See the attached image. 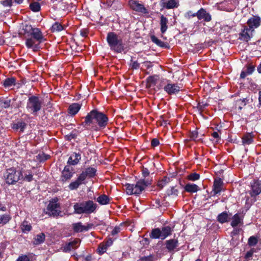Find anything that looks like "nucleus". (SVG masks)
Here are the masks:
<instances>
[{
  "label": "nucleus",
  "instance_id": "1",
  "mask_svg": "<svg viewBox=\"0 0 261 261\" xmlns=\"http://www.w3.org/2000/svg\"><path fill=\"white\" fill-rule=\"evenodd\" d=\"M82 125L88 130L99 131L105 128L108 124L109 118L105 113L94 109L84 117Z\"/></svg>",
  "mask_w": 261,
  "mask_h": 261
},
{
  "label": "nucleus",
  "instance_id": "2",
  "mask_svg": "<svg viewBox=\"0 0 261 261\" xmlns=\"http://www.w3.org/2000/svg\"><path fill=\"white\" fill-rule=\"evenodd\" d=\"M23 30L27 47L32 49L33 51H38L40 48V44L44 38L41 30L37 28H33L29 24H25Z\"/></svg>",
  "mask_w": 261,
  "mask_h": 261
},
{
  "label": "nucleus",
  "instance_id": "3",
  "mask_svg": "<svg viewBox=\"0 0 261 261\" xmlns=\"http://www.w3.org/2000/svg\"><path fill=\"white\" fill-rule=\"evenodd\" d=\"M97 208V204L89 199L76 202L73 205L74 213L79 215L95 213Z\"/></svg>",
  "mask_w": 261,
  "mask_h": 261
},
{
  "label": "nucleus",
  "instance_id": "4",
  "mask_svg": "<svg viewBox=\"0 0 261 261\" xmlns=\"http://www.w3.org/2000/svg\"><path fill=\"white\" fill-rule=\"evenodd\" d=\"M107 41L111 50L116 53H121L125 49L122 38L114 32L108 33Z\"/></svg>",
  "mask_w": 261,
  "mask_h": 261
},
{
  "label": "nucleus",
  "instance_id": "5",
  "mask_svg": "<svg viewBox=\"0 0 261 261\" xmlns=\"http://www.w3.org/2000/svg\"><path fill=\"white\" fill-rule=\"evenodd\" d=\"M151 182L148 179H141L139 180L135 185L126 184L125 185L126 192L127 194L139 195L148 186Z\"/></svg>",
  "mask_w": 261,
  "mask_h": 261
},
{
  "label": "nucleus",
  "instance_id": "6",
  "mask_svg": "<svg viewBox=\"0 0 261 261\" xmlns=\"http://www.w3.org/2000/svg\"><path fill=\"white\" fill-rule=\"evenodd\" d=\"M4 177L6 183L9 185H13L18 180L23 178V175L21 171L16 170L14 168L8 169L5 174Z\"/></svg>",
  "mask_w": 261,
  "mask_h": 261
},
{
  "label": "nucleus",
  "instance_id": "7",
  "mask_svg": "<svg viewBox=\"0 0 261 261\" xmlns=\"http://www.w3.org/2000/svg\"><path fill=\"white\" fill-rule=\"evenodd\" d=\"M41 107L42 101L39 97L33 95L29 98L26 107L29 112L36 115L37 112L41 109Z\"/></svg>",
  "mask_w": 261,
  "mask_h": 261
},
{
  "label": "nucleus",
  "instance_id": "8",
  "mask_svg": "<svg viewBox=\"0 0 261 261\" xmlns=\"http://www.w3.org/2000/svg\"><path fill=\"white\" fill-rule=\"evenodd\" d=\"M60 204L57 203V200L54 199L49 203L47 207L48 213L50 216L56 217L59 215L61 211L59 210Z\"/></svg>",
  "mask_w": 261,
  "mask_h": 261
},
{
  "label": "nucleus",
  "instance_id": "9",
  "mask_svg": "<svg viewBox=\"0 0 261 261\" xmlns=\"http://www.w3.org/2000/svg\"><path fill=\"white\" fill-rule=\"evenodd\" d=\"M181 89V87L177 83H167L164 87V91L169 95H175Z\"/></svg>",
  "mask_w": 261,
  "mask_h": 261
},
{
  "label": "nucleus",
  "instance_id": "10",
  "mask_svg": "<svg viewBox=\"0 0 261 261\" xmlns=\"http://www.w3.org/2000/svg\"><path fill=\"white\" fill-rule=\"evenodd\" d=\"M74 173V168L71 166L67 165L62 172L60 179L62 182H66L73 176Z\"/></svg>",
  "mask_w": 261,
  "mask_h": 261
},
{
  "label": "nucleus",
  "instance_id": "11",
  "mask_svg": "<svg viewBox=\"0 0 261 261\" xmlns=\"http://www.w3.org/2000/svg\"><path fill=\"white\" fill-rule=\"evenodd\" d=\"M130 7L134 11L143 14H148V11L144 5L134 0L129 2Z\"/></svg>",
  "mask_w": 261,
  "mask_h": 261
},
{
  "label": "nucleus",
  "instance_id": "12",
  "mask_svg": "<svg viewBox=\"0 0 261 261\" xmlns=\"http://www.w3.org/2000/svg\"><path fill=\"white\" fill-rule=\"evenodd\" d=\"M260 23L261 19L258 16H253L247 22L248 26L252 30L251 32L254 31V29L257 28L260 25Z\"/></svg>",
  "mask_w": 261,
  "mask_h": 261
},
{
  "label": "nucleus",
  "instance_id": "13",
  "mask_svg": "<svg viewBox=\"0 0 261 261\" xmlns=\"http://www.w3.org/2000/svg\"><path fill=\"white\" fill-rule=\"evenodd\" d=\"M81 243V240L79 238L75 239L73 241L66 244L64 247L63 250L65 252H69L71 250H75L78 248Z\"/></svg>",
  "mask_w": 261,
  "mask_h": 261
},
{
  "label": "nucleus",
  "instance_id": "14",
  "mask_svg": "<svg viewBox=\"0 0 261 261\" xmlns=\"http://www.w3.org/2000/svg\"><path fill=\"white\" fill-rule=\"evenodd\" d=\"M251 30L249 28L245 27L239 34V39L248 42L252 36Z\"/></svg>",
  "mask_w": 261,
  "mask_h": 261
},
{
  "label": "nucleus",
  "instance_id": "15",
  "mask_svg": "<svg viewBox=\"0 0 261 261\" xmlns=\"http://www.w3.org/2000/svg\"><path fill=\"white\" fill-rule=\"evenodd\" d=\"M197 17L198 20H203L205 22H209L212 20L210 14L203 9L201 8L196 12Z\"/></svg>",
  "mask_w": 261,
  "mask_h": 261
},
{
  "label": "nucleus",
  "instance_id": "16",
  "mask_svg": "<svg viewBox=\"0 0 261 261\" xmlns=\"http://www.w3.org/2000/svg\"><path fill=\"white\" fill-rule=\"evenodd\" d=\"M223 186V180L219 177L215 179L213 186V191L214 195L221 192Z\"/></svg>",
  "mask_w": 261,
  "mask_h": 261
},
{
  "label": "nucleus",
  "instance_id": "17",
  "mask_svg": "<svg viewBox=\"0 0 261 261\" xmlns=\"http://www.w3.org/2000/svg\"><path fill=\"white\" fill-rule=\"evenodd\" d=\"M160 5L163 8L169 9L177 8L178 6V4L176 0H161Z\"/></svg>",
  "mask_w": 261,
  "mask_h": 261
},
{
  "label": "nucleus",
  "instance_id": "18",
  "mask_svg": "<svg viewBox=\"0 0 261 261\" xmlns=\"http://www.w3.org/2000/svg\"><path fill=\"white\" fill-rule=\"evenodd\" d=\"M165 245H166V248L169 252H172L178 247V242L176 239H170L165 242Z\"/></svg>",
  "mask_w": 261,
  "mask_h": 261
},
{
  "label": "nucleus",
  "instance_id": "19",
  "mask_svg": "<svg viewBox=\"0 0 261 261\" xmlns=\"http://www.w3.org/2000/svg\"><path fill=\"white\" fill-rule=\"evenodd\" d=\"M261 192V184L258 181H254L251 185V190L249 193L251 197L255 196Z\"/></svg>",
  "mask_w": 261,
  "mask_h": 261
},
{
  "label": "nucleus",
  "instance_id": "20",
  "mask_svg": "<svg viewBox=\"0 0 261 261\" xmlns=\"http://www.w3.org/2000/svg\"><path fill=\"white\" fill-rule=\"evenodd\" d=\"M81 158V156L80 153L73 152L69 157L67 164L70 166L75 165L78 164Z\"/></svg>",
  "mask_w": 261,
  "mask_h": 261
},
{
  "label": "nucleus",
  "instance_id": "21",
  "mask_svg": "<svg viewBox=\"0 0 261 261\" xmlns=\"http://www.w3.org/2000/svg\"><path fill=\"white\" fill-rule=\"evenodd\" d=\"M81 108V105L77 103H73L69 106L68 112L72 116L77 113Z\"/></svg>",
  "mask_w": 261,
  "mask_h": 261
},
{
  "label": "nucleus",
  "instance_id": "22",
  "mask_svg": "<svg viewBox=\"0 0 261 261\" xmlns=\"http://www.w3.org/2000/svg\"><path fill=\"white\" fill-rule=\"evenodd\" d=\"M240 223H243V217L240 216V214L237 213L232 217L230 225L232 227H235Z\"/></svg>",
  "mask_w": 261,
  "mask_h": 261
},
{
  "label": "nucleus",
  "instance_id": "23",
  "mask_svg": "<svg viewBox=\"0 0 261 261\" xmlns=\"http://www.w3.org/2000/svg\"><path fill=\"white\" fill-rule=\"evenodd\" d=\"M151 40L156 44L158 46L165 48H169V45L167 42H164L162 41L161 40L159 39L156 37H155L154 35H152L150 37Z\"/></svg>",
  "mask_w": 261,
  "mask_h": 261
},
{
  "label": "nucleus",
  "instance_id": "24",
  "mask_svg": "<svg viewBox=\"0 0 261 261\" xmlns=\"http://www.w3.org/2000/svg\"><path fill=\"white\" fill-rule=\"evenodd\" d=\"M30 2L29 8L31 11L34 12H39L41 10V6L39 1H36L35 0H28Z\"/></svg>",
  "mask_w": 261,
  "mask_h": 261
},
{
  "label": "nucleus",
  "instance_id": "25",
  "mask_svg": "<svg viewBox=\"0 0 261 261\" xmlns=\"http://www.w3.org/2000/svg\"><path fill=\"white\" fill-rule=\"evenodd\" d=\"M96 200L101 205H106L110 203L111 199L108 195L101 194L96 198Z\"/></svg>",
  "mask_w": 261,
  "mask_h": 261
},
{
  "label": "nucleus",
  "instance_id": "26",
  "mask_svg": "<svg viewBox=\"0 0 261 261\" xmlns=\"http://www.w3.org/2000/svg\"><path fill=\"white\" fill-rule=\"evenodd\" d=\"M168 23V19L165 17L164 15H162L161 16L160 20V25H161V32L162 34L165 33L167 29L168 25L167 23Z\"/></svg>",
  "mask_w": 261,
  "mask_h": 261
},
{
  "label": "nucleus",
  "instance_id": "27",
  "mask_svg": "<svg viewBox=\"0 0 261 261\" xmlns=\"http://www.w3.org/2000/svg\"><path fill=\"white\" fill-rule=\"evenodd\" d=\"M172 229L169 226L163 227L161 229L162 240H164L172 233Z\"/></svg>",
  "mask_w": 261,
  "mask_h": 261
},
{
  "label": "nucleus",
  "instance_id": "28",
  "mask_svg": "<svg viewBox=\"0 0 261 261\" xmlns=\"http://www.w3.org/2000/svg\"><path fill=\"white\" fill-rule=\"evenodd\" d=\"M184 189L185 191L191 193L197 192L199 190L197 185L190 183L186 184Z\"/></svg>",
  "mask_w": 261,
  "mask_h": 261
},
{
  "label": "nucleus",
  "instance_id": "29",
  "mask_svg": "<svg viewBox=\"0 0 261 261\" xmlns=\"http://www.w3.org/2000/svg\"><path fill=\"white\" fill-rule=\"evenodd\" d=\"M253 136L251 133L245 134L242 138V143L244 145H250L253 141Z\"/></svg>",
  "mask_w": 261,
  "mask_h": 261
},
{
  "label": "nucleus",
  "instance_id": "30",
  "mask_svg": "<svg viewBox=\"0 0 261 261\" xmlns=\"http://www.w3.org/2000/svg\"><path fill=\"white\" fill-rule=\"evenodd\" d=\"M229 219V216L226 212H222L217 217V221L222 224L228 222Z\"/></svg>",
  "mask_w": 261,
  "mask_h": 261
},
{
  "label": "nucleus",
  "instance_id": "31",
  "mask_svg": "<svg viewBox=\"0 0 261 261\" xmlns=\"http://www.w3.org/2000/svg\"><path fill=\"white\" fill-rule=\"evenodd\" d=\"M45 235L42 232L36 235L33 241L34 245H37L43 243L45 241Z\"/></svg>",
  "mask_w": 261,
  "mask_h": 261
},
{
  "label": "nucleus",
  "instance_id": "32",
  "mask_svg": "<svg viewBox=\"0 0 261 261\" xmlns=\"http://www.w3.org/2000/svg\"><path fill=\"white\" fill-rule=\"evenodd\" d=\"M159 80V76L158 75H153L149 76L146 79L147 86L150 87L156 84V82Z\"/></svg>",
  "mask_w": 261,
  "mask_h": 261
},
{
  "label": "nucleus",
  "instance_id": "33",
  "mask_svg": "<svg viewBox=\"0 0 261 261\" xmlns=\"http://www.w3.org/2000/svg\"><path fill=\"white\" fill-rule=\"evenodd\" d=\"M149 237L151 239H162L161 229L159 228L152 229L151 232L149 234Z\"/></svg>",
  "mask_w": 261,
  "mask_h": 261
},
{
  "label": "nucleus",
  "instance_id": "34",
  "mask_svg": "<svg viewBox=\"0 0 261 261\" xmlns=\"http://www.w3.org/2000/svg\"><path fill=\"white\" fill-rule=\"evenodd\" d=\"M72 229L75 232H81L85 231V225L81 222H77L72 224Z\"/></svg>",
  "mask_w": 261,
  "mask_h": 261
},
{
  "label": "nucleus",
  "instance_id": "35",
  "mask_svg": "<svg viewBox=\"0 0 261 261\" xmlns=\"http://www.w3.org/2000/svg\"><path fill=\"white\" fill-rule=\"evenodd\" d=\"M96 169L93 167H89L84 171L86 176L88 178H92L95 176L96 175Z\"/></svg>",
  "mask_w": 261,
  "mask_h": 261
},
{
  "label": "nucleus",
  "instance_id": "36",
  "mask_svg": "<svg viewBox=\"0 0 261 261\" xmlns=\"http://www.w3.org/2000/svg\"><path fill=\"white\" fill-rule=\"evenodd\" d=\"M65 29V28L58 22L54 23L51 28L52 32H60Z\"/></svg>",
  "mask_w": 261,
  "mask_h": 261
},
{
  "label": "nucleus",
  "instance_id": "37",
  "mask_svg": "<svg viewBox=\"0 0 261 261\" xmlns=\"http://www.w3.org/2000/svg\"><path fill=\"white\" fill-rule=\"evenodd\" d=\"M16 79L14 77L7 78L4 81L3 85L5 87H10L12 85H15Z\"/></svg>",
  "mask_w": 261,
  "mask_h": 261
},
{
  "label": "nucleus",
  "instance_id": "38",
  "mask_svg": "<svg viewBox=\"0 0 261 261\" xmlns=\"http://www.w3.org/2000/svg\"><path fill=\"white\" fill-rule=\"evenodd\" d=\"M248 100L246 98L240 99L237 100L236 102V106L238 107V109L240 110L245 106L248 102Z\"/></svg>",
  "mask_w": 261,
  "mask_h": 261
},
{
  "label": "nucleus",
  "instance_id": "39",
  "mask_svg": "<svg viewBox=\"0 0 261 261\" xmlns=\"http://www.w3.org/2000/svg\"><path fill=\"white\" fill-rule=\"evenodd\" d=\"M25 126V123L23 121H20L16 123H14L12 126V128L15 129H18L20 128V131L23 132Z\"/></svg>",
  "mask_w": 261,
  "mask_h": 261
},
{
  "label": "nucleus",
  "instance_id": "40",
  "mask_svg": "<svg viewBox=\"0 0 261 261\" xmlns=\"http://www.w3.org/2000/svg\"><path fill=\"white\" fill-rule=\"evenodd\" d=\"M258 242L257 237L254 236H251L248 240V245L250 247L254 246Z\"/></svg>",
  "mask_w": 261,
  "mask_h": 261
},
{
  "label": "nucleus",
  "instance_id": "41",
  "mask_svg": "<svg viewBox=\"0 0 261 261\" xmlns=\"http://www.w3.org/2000/svg\"><path fill=\"white\" fill-rule=\"evenodd\" d=\"M36 157L37 161L42 162L47 160L49 158V155L44 153H41L38 154Z\"/></svg>",
  "mask_w": 261,
  "mask_h": 261
},
{
  "label": "nucleus",
  "instance_id": "42",
  "mask_svg": "<svg viewBox=\"0 0 261 261\" xmlns=\"http://www.w3.org/2000/svg\"><path fill=\"white\" fill-rule=\"evenodd\" d=\"M11 219V217L9 215L4 214L0 216V224L2 225L6 224Z\"/></svg>",
  "mask_w": 261,
  "mask_h": 261
},
{
  "label": "nucleus",
  "instance_id": "43",
  "mask_svg": "<svg viewBox=\"0 0 261 261\" xmlns=\"http://www.w3.org/2000/svg\"><path fill=\"white\" fill-rule=\"evenodd\" d=\"M170 178L167 176H164L162 179L159 181L158 183V186L161 189L163 188L166 184L170 181Z\"/></svg>",
  "mask_w": 261,
  "mask_h": 261
},
{
  "label": "nucleus",
  "instance_id": "44",
  "mask_svg": "<svg viewBox=\"0 0 261 261\" xmlns=\"http://www.w3.org/2000/svg\"><path fill=\"white\" fill-rule=\"evenodd\" d=\"M82 184L76 179L75 181L71 182L68 186V187L70 190H73L77 189Z\"/></svg>",
  "mask_w": 261,
  "mask_h": 261
},
{
  "label": "nucleus",
  "instance_id": "45",
  "mask_svg": "<svg viewBox=\"0 0 261 261\" xmlns=\"http://www.w3.org/2000/svg\"><path fill=\"white\" fill-rule=\"evenodd\" d=\"M200 178V175L196 173H192L190 174L188 177V179L191 181H195L199 179Z\"/></svg>",
  "mask_w": 261,
  "mask_h": 261
},
{
  "label": "nucleus",
  "instance_id": "46",
  "mask_svg": "<svg viewBox=\"0 0 261 261\" xmlns=\"http://www.w3.org/2000/svg\"><path fill=\"white\" fill-rule=\"evenodd\" d=\"M137 261H154V256L149 255L140 257Z\"/></svg>",
  "mask_w": 261,
  "mask_h": 261
},
{
  "label": "nucleus",
  "instance_id": "47",
  "mask_svg": "<svg viewBox=\"0 0 261 261\" xmlns=\"http://www.w3.org/2000/svg\"><path fill=\"white\" fill-rule=\"evenodd\" d=\"M198 136V132L196 130H194L193 132H191L189 134V137L190 139L193 141H196L197 140Z\"/></svg>",
  "mask_w": 261,
  "mask_h": 261
},
{
  "label": "nucleus",
  "instance_id": "48",
  "mask_svg": "<svg viewBox=\"0 0 261 261\" xmlns=\"http://www.w3.org/2000/svg\"><path fill=\"white\" fill-rule=\"evenodd\" d=\"M107 245L100 244L98 246V252L100 254H102L106 252Z\"/></svg>",
  "mask_w": 261,
  "mask_h": 261
},
{
  "label": "nucleus",
  "instance_id": "49",
  "mask_svg": "<svg viewBox=\"0 0 261 261\" xmlns=\"http://www.w3.org/2000/svg\"><path fill=\"white\" fill-rule=\"evenodd\" d=\"M33 175L31 173H30V172H28V174H27V173L24 174V175L23 176V178L22 179H23V180L30 182V181H31L33 180Z\"/></svg>",
  "mask_w": 261,
  "mask_h": 261
},
{
  "label": "nucleus",
  "instance_id": "50",
  "mask_svg": "<svg viewBox=\"0 0 261 261\" xmlns=\"http://www.w3.org/2000/svg\"><path fill=\"white\" fill-rule=\"evenodd\" d=\"M87 177L85 172L83 171L82 172V173L80 174L79 177L77 178V180L80 182L82 184L83 183L84 181L85 180V179Z\"/></svg>",
  "mask_w": 261,
  "mask_h": 261
},
{
  "label": "nucleus",
  "instance_id": "51",
  "mask_svg": "<svg viewBox=\"0 0 261 261\" xmlns=\"http://www.w3.org/2000/svg\"><path fill=\"white\" fill-rule=\"evenodd\" d=\"M130 66L132 69H137L139 68L140 64L137 61L132 60Z\"/></svg>",
  "mask_w": 261,
  "mask_h": 261
},
{
  "label": "nucleus",
  "instance_id": "52",
  "mask_svg": "<svg viewBox=\"0 0 261 261\" xmlns=\"http://www.w3.org/2000/svg\"><path fill=\"white\" fill-rule=\"evenodd\" d=\"M255 69V66L250 64H249L247 66L246 70L245 71L248 74H251L254 71Z\"/></svg>",
  "mask_w": 261,
  "mask_h": 261
},
{
  "label": "nucleus",
  "instance_id": "53",
  "mask_svg": "<svg viewBox=\"0 0 261 261\" xmlns=\"http://www.w3.org/2000/svg\"><path fill=\"white\" fill-rule=\"evenodd\" d=\"M178 194V190L177 189H176L175 187H172L168 193V195H175V196H177Z\"/></svg>",
  "mask_w": 261,
  "mask_h": 261
},
{
  "label": "nucleus",
  "instance_id": "54",
  "mask_svg": "<svg viewBox=\"0 0 261 261\" xmlns=\"http://www.w3.org/2000/svg\"><path fill=\"white\" fill-rule=\"evenodd\" d=\"M1 3L5 7H11L12 5V0H4Z\"/></svg>",
  "mask_w": 261,
  "mask_h": 261
},
{
  "label": "nucleus",
  "instance_id": "55",
  "mask_svg": "<svg viewBox=\"0 0 261 261\" xmlns=\"http://www.w3.org/2000/svg\"><path fill=\"white\" fill-rule=\"evenodd\" d=\"M17 261H30V260L27 255H22L19 256L17 259Z\"/></svg>",
  "mask_w": 261,
  "mask_h": 261
},
{
  "label": "nucleus",
  "instance_id": "56",
  "mask_svg": "<svg viewBox=\"0 0 261 261\" xmlns=\"http://www.w3.org/2000/svg\"><path fill=\"white\" fill-rule=\"evenodd\" d=\"M196 13H192V11H189L186 13V17L188 19H190L191 17H197Z\"/></svg>",
  "mask_w": 261,
  "mask_h": 261
},
{
  "label": "nucleus",
  "instance_id": "57",
  "mask_svg": "<svg viewBox=\"0 0 261 261\" xmlns=\"http://www.w3.org/2000/svg\"><path fill=\"white\" fill-rule=\"evenodd\" d=\"M142 173L144 177L148 176L149 174V172L147 168L143 167L142 169Z\"/></svg>",
  "mask_w": 261,
  "mask_h": 261
},
{
  "label": "nucleus",
  "instance_id": "58",
  "mask_svg": "<svg viewBox=\"0 0 261 261\" xmlns=\"http://www.w3.org/2000/svg\"><path fill=\"white\" fill-rule=\"evenodd\" d=\"M160 144L159 140L156 138H154L151 140V144L152 147H156Z\"/></svg>",
  "mask_w": 261,
  "mask_h": 261
},
{
  "label": "nucleus",
  "instance_id": "59",
  "mask_svg": "<svg viewBox=\"0 0 261 261\" xmlns=\"http://www.w3.org/2000/svg\"><path fill=\"white\" fill-rule=\"evenodd\" d=\"M120 231V227L119 226H115L114 229L112 231L111 234L115 236L118 234Z\"/></svg>",
  "mask_w": 261,
  "mask_h": 261
},
{
  "label": "nucleus",
  "instance_id": "60",
  "mask_svg": "<svg viewBox=\"0 0 261 261\" xmlns=\"http://www.w3.org/2000/svg\"><path fill=\"white\" fill-rule=\"evenodd\" d=\"M11 105V100H5L3 102V106L2 107L5 109L9 108Z\"/></svg>",
  "mask_w": 261,
  "mask_h": 261
},
{
  "label": "nucleus",
  "instance_id": "61",
  "mask_svg": "<svg viewBox=\"0 0 261 261\" xmlns=\"http://www.w3.org/2000/svg\"><path fill=\"white\" fill-rule=\"evenodd\" d=\"M23 229L26 231H30L32 228V226L29 224H25V223H23Z\"/></svg>",
  "mask_w": 261,
  "mask_h": 261
},
{
  "label": "nucleus",
  "instance_id": "62",
  "mask_svg": "<svg viewBox=\"0 0 261 261\" xmlns=\"http://www.w3.org/2000/svg\"><path fill=\"white\" fill-rule=\"evenodd\" d=\"M76 130L75 129L72 131V132L70 133V134L69 135L68 137L70 139H75L76 137Z\"/></svg>",
  "mask_w": 261,
  "mask_h": 261
},
{
  "label": "nucleus",
  "instance_id": "63",
  "mask_svg": "<svg viewBox=\"0 0 261 261\" xmlns=\"http://www.w3.org/2000/svg\"><path fill=\"white\" fill-rule=\"evenodd\" d=\"M212 136L214 138L216 139V142H218L219 140L220 139L218 133L217 132H214L212 134Z\"/></svg>",
  "mask_w": 261,
  "mask_h": 261
},
{
  "label": "nucleus",
  "instance_id": "64",
  "mask_svg": "<svg viewBox=\"0 0 261 261\" xmlns=\"http://www.w3.org/2000/svg\"><path fill=\"white\" fill-rule=\"evenodd\" d=\"M159 121H162V122L161 124V125H164L166 126L168 123L167 122V120L164 119V116L163 115H162L160 117V119Z\"/></svg>",
  "mask_w": 261,
  "mask_h": 261
}]
</instances>
